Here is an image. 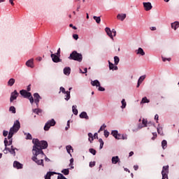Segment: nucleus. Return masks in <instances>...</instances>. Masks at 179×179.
I'll use <instances>...</instances> for the list:
<instances>
[{
    "instance_id": "nucleus-1",
    "label": "nucleus",
    "mask_w": 179,
    "mask_h": 179,
    "mask_svg": "<svg viewBox=\"0 0 179 179\" xmlns=\"http://www.w3.org/2000/svg\"><path fill=\"white\" fill-rule=\"evenodd\" d=\"M32 143L34 144L32 148V155L34 159L37 160V155H41L44 156V152L43 150L48 148V143L46 141H40L38 138H33Z\"/></svg>"
},
{
    "instance_id": "nucleus-2",
    "label": "nucleus",
    "mask_w": 179,
    "mask_h": 179,
    "mask_svg": "<svg viewBox=\"0 0 179 179\" xmlns=\"http://www.w3.org/2000/svg\"><path fill=\"white\" fill-rule=\"evenodd\" d=\"M36 159H34V155L31 157V160L34 162L38 166H42V167H44V159L45 162H50L51 160L47 157V155L44 154V155H41L40 154H36Z\"/></svg>"
},
{
    "instance_id": "nucleus-3",
    "label": "nucleus",
    "mask_w": 179,
    "mask_h": 179,
    "mask_svg": "<svg viewBox=\"0 0 179 179\" xmlns=\"http://www.w3.org/2000/svg\"><path fill=\"white\" fill-rule=\"evenodd\" d=\"M69 59L73 61H77V62H82L83 61V55L81 53L78 52L76 50H73L69 55Z\"/></svg>"
},
{
    "instance_id": "nucleus-4",
    "label": "nucleus",
    "mask_w": 179,
    "mask_h": 179,
    "mask_svg": "<svg viewBox=\"0 0 179 179\" xmlns=\"http://www.w3.org/2000/svg\"><path fill=\"white\" fill-rule=\"evenodd\" d=\"M55 124H57L55 120L51 119L50 120H48L43 127L44 131H50L51 127H55Z\"/></svg>"
},
{
    "instance_id": "nucleus-5",
    "label": "nucleus",
    "mask_w": 179,
    "mask_h": 179,
    "mask_svg": "<svg viewBox=\"0 0 179 179\" xmlns=\"http://www.w3.org/2000/svg\"><path fill=\"white\" fill-rule=\"evenodd\" d=\"M15 150H19L13 147V145H11L10 148L7 147V149H6V148H5L3 152L5 155H7V153L9 152L13 156H16V152Z\"/></svg>"
},
{
    "instance_id": "nucleus-6",
    "label": "nucleus",
    "mask_w": 179,
    "mask_h": 179,
    "mask_svg": "<svg viewBox=\"0 0 179 179\" xmlns=\"http://www.w3.org/2000/svg\"><path fill=\"white\" fill-rule=\"evenodd\" d=\"M162 179H169V165L164 166L162 171Z\"/></svg>"
},
{
    "instance_id": "nucleus-7",
    "label": "nucleus",
    "mask_w": 179,
    "mask_h": 179,
    "mask_svg": "<svg viewBox=\"0 0 179 179\" xmlns=\"http://www.w3.org/2000/svg\"><path fill=\"white\" fill-rule=\"evenodd\" d=\"M50 52L51 53L50 57L52 58V60L55 63L58 64V62H61L62 60L59 58V55L52 53V51L50 50Z\"/></svg>"
},
{
    "instance_id": "nucleus-8",
    "label": "nucleus",
    "mask_w": 179,
    "mask_h": 179,
    "mask_svg": "<svg viewBox=\"0 0 179 179\" xmlns=\"http://www.w3.org/2000/svg\"><path fill=\"white\" fill-rule=\"evenodd\" d=\"M20 94L24 97V99H29V97H31V92H29L25 90H21L20 91Z\"/></svg>"
},
{
    "instance_id": "nucleus-9",
    "label": "nucleus",
    "mask_w": 179,
    "mask_h": 179,
    "mask_svg": "<svg viewBox=\"0 0 179 179\" xmlns=\"http://www.w3.org/2000/svg\"><path fill=\"white\" fill-rule=\"evenodd\" d=\"M19 96V92L15 90L13 92L10 93V103H13L14 100H16L17 99V96Z\"/></svg>"
},
{
    "instance_id": "nucleus-10",
    "label": "nucleus",
    "mask_w": 179,
    "mask_h": 179,
    "mask_svg": "<svg viewBox=\"0 0 179 179\" xmlns=\"http://www.w3.org/2000/svg\"><path fill=\"white\" fill-rule=\"evenodd\" d=\"M19 129H15V127H10L9 132H8V139H10V138H13V134L17 133Z\"/></svg>"
},
{
    "instance_id": "nucleus-11",
    "label": "nucleus",
    "mask_w": 179,
    "mask_h": 179,
    "mask_svg": "<svg viewBox=\"0 0 179 179\" xmlns=\"http://www.w3.org/2000/svg\"><path fill=\"white\" fill-rule=\"evenodd\" d=\"M4 146L6 148V150L8 149V146H12V143H13V139L12 138H4Z\"/></svg>"
},
{
    "instance_id": "nucleus-12",
    "label": "nucleus",
    "mask_w": 179,
    "mask_h": 179,
    "mask_svg": "<svg viewBox=\"0 0 179 179\" xmlns=\"http://www.w3.org/2000/svg\"><path fill=\"white\" fill-rule=\"evenodd\" d=\"M34 103L36 105L37 107H38V103H40V100H41V96L40 94L37 92L34 94Z\"/></svg>"
},
{
    "instance_id": "nucleus-13",
    "label": "nucleus",
    "mask_w": 179,
    "mask_h": 179,
    "mask_svg": "<svg viewBox=\"0 0 179 179\" xmlns=\"http://www.w3.org/2000/svg\"><path fill=\"white\" fill-rule=\"evenodd\" d=\"M13 167L14 169H17V170H20L23 169V165L22 163L19 162L18 161H14Z\"/></svg>"
},
{
    "instance_id": "nucleus-14",
    "label": "nucleus",
    "mask_w": 179,
    "mask_h": 179,
    "mask_svg": "<svg viewBox=\"0 0 179 179\" xmlns=\"http://www.w3.org/2000/svg\"><path fill=\"white\" fill-rule=\"evenodd\" d=\"M143 7L145 8V10H151L153 6H152V3L150 2H143Z\"/></svg>"
},
{
    "instance_id": "nucleus-15",
    "label": "nucleus",
    "mask_w": 179,
    "mask_h": 179,
    "mask_svg": "<svg viewBox=\"0 0 179 179\" xmlns=\"http://www.w3.org/2000/svg\"><path fill=\"white\" fill-rule=\"evenodd\" d=\"M34 59H30L26 62L25 65L28 66V68H34Z\"/></svg>"
},
{
    "instance_id": "nucleus-16",
    "label": "nucleus",
    "mask_w": 179,
    "mask_h": 179,
    "mask_svg": "<svg viewBox=\"0 0 179 179\" xmlns=\"http://www.w3.org/2000/svg\"><path fill=\"white\" fill-rule=\"evenodd\" d=\"M54 174H57L58 176V174H60V173L55 171H49L45 176V179H51V177H52Z\"/></svg>"
},
{
    "instance_id": "nucleus-17",
    "label": "nucleus",
    "mask_w": 179,
    "mask_h": 179,
    "mask_svg": "<svg viewBox=\"0 0 179 179\" xmlns=\"http://www.w3.org/2000/svg\"><path fill=\"white\" fill-rule=\"evenodd\" d=\"M126 17H127V14L125 13H119L117 15V19H118V20H121V22H124Z\"/></svg>"
},
{
    "instance_id": "nucleus-18",
    "label": "nucleus",
    "mask_w": 179,
    "mask_h": 179,
    "mask_svg": "<svg viewBox=\"0 0 179 179\" xmlns=\"http://www.w3.org/2000/svg\"><path fill=\"white\" fill-rule=\"evenodd\" d=\"M105 31L106 32V34L110 37V38L114 40V36H113L111 29H110L109 27H106Z\"/></svg>"
},
{
    "instance_id": "nucleus-19",
    "label": "nucleus",
    "mask_w": 179,
    "mask_h": 179,
    "mask_svg": "<svg viewBox=\"0 0 179 179\" xmlns=\"http://www.w3.org/2000/svg\"><path fill=\"white\" fill-rule=\"evenodd\" d=\"M80 118L83 120H89V115H87V113L83 111L80 115H79Z\"/></svg>"
},
{
    "instance_id": "nucleus-20",
    "label": "nucleus",
    "mask_w": 179,
    "mask_h": 179,
    "mask_svg": "<svg viewBox=\"0 0 179 179\" xmlns=\"http://www.w3.org/2000/svg\"><path fill=\"white\" fill-rule=\"evenodd\" d=\"M171 29H173V30H177V29L179 27V22L175 21L174 22H172L171 24Z\"/></svg>"
},
{
    "instance_id": "nucleus-21",
    "label": "nucleus",
    "mask_w": 179,
    "mask_h": 179,
    "mask_svg": "<svg viewBox=\"0 0 179 179\" xmlns=\"http://www.w3.org/2000/svg\"><path fill=\"white\" fill-rule=\"evenodd\" d=\"M136 53L137 55H141L142 57L145 55V51L142 48H138V50H136Z\"/></svg>"
},
{
    "instance_id": "nucleus-22",
    "label": "nucleus",
    "mask_w": 179,
    "mask_h": 179,
    "mask_svg": "<svg viewBox=\"0 0 179 179\" xmlns=\"http://www.w3.org/2000/svg\"><path fill=\"white\" fill-rule=\"evenodd\" d=\"M63 72L66 76H69L71 75V67H65L63 69Z\"/></svg>"
},
{
    "instance_id": "nucleus-23",
    "label": "nucleus",
    "mask_w": 179,
    "mask_h": 179,
    "mask_svg": "<svg viewBox=\"0 0 179 179\" xmlns=\"http://www.w3.org/2000/svg\"><path fill=\"white\" fill-rule=\"evenodd\" d=\"M157 133L159 135H161L163 136L164 134L163 133V127L160 126V124H158L157 128Z\"/></svg>"
},
{
    "instance_id": "nucleus-24",
    "label": "nucleus",
    "mask_w": 179,
    "mask_h": 179,
    "mask_svg": "<svg viewBox=\"0 0 179 179\" xmlns=\"http://www.w3.org/2000/svg\"><path fill=\"white\" fill-rule=\"evenodd\" d=\"M112 164H117L120 162V157L118 156H115L112 157L111 159Z\"/></svg>"
},
{
    "instance_id": "nucleus-25",
    "label": "nucleus",
    "mask_w": 179,
    "mask_h": 179,
    "mask_svg": "<svg viewBox=\"0 0 179 179\" xmlns=\"http://www.w3.org/2000/svg\"><path fill=\"white\" fill-rule=\"evenodd\" d=\"M13 128H15L16 129H20V122L19 120H15L13 125Z\"/></svg>"
},
{
    "instance_id": "nucleus-26",
    "label": "nucleus",
    "mask_w": 179,
    "mask_h": 179,
    "mask_svg": "<svg viewBox=\"0 0 179 179\" xmlns=\"http://www.w3.org/2000/svg\"><path fill=\"white\" fill-rule=\"evenodd\" d=\"M15 82H16V80L15 78H10L7 83L8 86H10V87H12L13 85H15Z\"/></svg>"
},
{
    "instance_id": "nucleus-27",
    "label": "nucleus",
    "mask_w": 179,
    "mask_h": 179,
    "mask_svg": "<svg viewBox=\"0 0 179 179\" xmlns=\"http://www.w3.org/2000/svg\"><path fill=\"white\" fill-rule=\"evenodd\" d=\"M64 94H66L64 96V100H66V101H69V100H71V92L70 91H66V92L64 93Z\"/></svg>"
},
{
    "instance_id": "nucleus-28",
    "label": "nucleus",
    "mask_w": 179,
    "mask_h": 179,
    "mask_svg": "<svg viewBox=\"0 0 179 179\" xmlns=\"http://www.w3.org/2000/svg\"><path fill=\"white\" fill-rule=\"evenodd\" d=\"M66 149L67 153H69V155H70V156L72 157V154H71V150L73 152V148H72L71 145H69L66 146Z\"/></svg>"
},
{
    "instance_id": "nucleus-29",
    "label": "nucleus",
    "mask_w": 179,
    "mask_h": 179,
    "mask_svg": "<svg viewBox=\"0 0 179 179\" xmlns=\"http://www.w3.org/2000/svg\"><path fill=\"white\" fill-rule=\"evenodd\" d=\"M91 85L92 86H96V87H97L100 86V81H99V80H91Z\"/></svg>"
},
{
    "instance_id": "nucleus-30",
    "label": "nucleus",
    "mask_w": 179,
    "mask_h": 179,
    "mask_svg": "<svg viewBox=\"0 0 179 179\" xmlns=\"http://www.w3.org/2000/svg\"><path fill=\"white\" fill-rule=\"evenodd\" d=\"M24 135H25V139H27V141H31V139H33V136H31V134H30V133H27L24 131Z\"/></svg>"
},
{
    "instance_id": "nucleus-31",
    "label": "nucleus",
    "mask_w": 179,
    "mask_h": 179,
    "mask_svg": "<svg viewBox=\"0 0 179 179\" xmlns=\"http://www.w3.org/2000/svg\"><path fill=\"white\" fill-rule=\"evenodd\" d=\"M146 103H150V100H149L146 96H144L142 98L140 104H145Z\"/></svg>"
},
{
    "instance_id": "nucleus-32",
    "label": "nucleus",
    "mask_w": 179,
    "mask_h": 179,
    "mask_svg": "<svg viewBox=\"0 0 179 179\" xmlns=\"http://www.w3.org/2000/svg\"><path fill=\"white\" fill-rule=\"evenodd\" d=\"M93 19H94V20H95V22H96V23H97V24H100V23L101 22V18L100 17V16L97 17L96 15H94Z\"/></svg>"
},
{
    "instance_id": "nucleus-33",
    "label": "nucleus",
    "mask_w": 179,
    "mask_h": 179,
    "mask_svg": "<svg viewBox=\"0 0 179 179\" xmlns=\"http://www.w3.org/2000/svg\"><path fill=\"white\" fill-rule=\"evenodd\" d=\"M122 106H120L122 110L124 108H127V101H125V99H122L121 101Z\"/></svg>"
},
{
    "instance_id": "nucleus-34",
    "label": "nucleus",
    "mask_w": 179,
    "mask_h": 179,
    "mask_svg": "<svg viewBox=\"0 0 179 179\" xmlns=\"http://www.w3.org/2000/svg\"><path fill=\"white\" fill-rule=\"evenodd\" d=\"M77 106L76 105H73L72 106V112H73V114H74V115H78V108H77Z\"/></svg>"
},
{
    "instance_id": "nucleus-35",
    "label": "nucleus",
    "mask_w": 179,
    "mask_h": 179,
    "mask_svg": "<svg viewBox=\"0 0 179 179\" xmlns=\"http://www.w3.org/2000/svg\"><path fill=\"white\" fill-rule=\"evenodd\" d=\"M88 141L89 142H90V143H92L93 142V141H94V137L93 136V134L92 133H88Z\"/></svg>"
},
{
    "instance_id": "nucleus-36",
    "label": "nucleus",
    "mask_w": 179,
    "mask_h": 179,
    "mask_svg": "<svg viewBox=\"0 0 179 179\" xmlns=\"http://www.w3.org/2000/svg\"><path fill=\"white\" fill-rule=\"evenodd\" d=\"M118 130H113L111 131V135L115 138V139L117 138V136H118Z\"/></svg>"
},
{
    "instance_id": "nucleus-37",
    "label": "nucleus",
    "mask_w": 179,
    "mask_h": 179,
    "mask_svg": "<svg viewBox=\"0 0 179 179\" xmlns=\"http://www.w3.org/2000/svg\"><path fill=\"white\" fill-rule=\"evenodd\" d=\"M62 173L64 176H69V169H64L62 170Z\"/></svg>"
},
{
    "instance_id": "nucleus-38",
    "label": "nucleus",
    "mask_w": 179,
    "mask_h": 179,
    "mask_svg": "<svg viewBox=\"0 0 179 179\" xmlns=\"http://www.w3.org/2000/svg\"><path fill=\"white\" fill-rule=\"evenodd\" d=\"M162 149H164V150L167 148V141L163 140L162 141Z\"/></svg>"
},
{
    "instance_id": "nucleus-39",
    "label": "nucleus",
    "mask_w": 179,
    "mask_h": 179,
    "mask_svg": "<svg viewBox=\"0 0 179 179\" xmlns=\"http://www.w3.org/2000/svg\"><path fill=\"white\" fill-rule=\"evenodd\" d=\"M99 142L100 143L99 149H100V150H101V149H103V147L104 146V141H103L102 138H99Z\"/></svg>"
},
{
    "instance_id": "nucleus-40",
    "label": "nucleus",
    "mask_w": 179,
    "mask_h": 179,
    "mask_svg": "<svg viewBox=\"0 0 179 179\" xmlns=\"http://www.w3.org/2000/svg\"><path fill=\"white\" fill-rule=\"evenodd\" d=\"M145 79H146V75L141 76L138 78V82L140 83H142V82H143L145 80Z\"/></svg>"
},
{
    "instance_id": "nucleus-41",
    "label": "nucleus",
    "mask_w": 179,
    "mask_h": 179,
    "mask_svg": "<svg viewBox=\"0 0 179 179\" xmlns=\"http://www.w3.org/2000/svg\"><path fill=\"white\" fill-rule=\"evenodd\" d=\"M114 62L115 65H118V64H120V57L118 56L114 57Z\"/></svg>"
},
{
    "instance_id": "nucleus-42",
    "label": "nucleus",
    "mask_w": 179,
    "mask_h": 179,
    "mask_svg": "<svg viewBox=\"0 0 179 179\" xmlns=\"http://www.w3.org/2000/svg\"><path fill=\"white\" fill-rule=\"evenodd\" d=\"M33 113H34L35 114L39 115L40 113H43V110L41 109L35 108V109H33Z\"/></svg>"
},
{
    "instance_id": "nucleus-43",
    "label": "nucleus",
    "mask_w": 179,
    "mask_h": 179,
    "mask_svg": "<svg viewBox=\"0 0 179 179\" xmlns=\"http://www.w3.org/2000/svg\"><path fill=\"white\" fill-rule=\"evenodd\" d=\"M9 111L12 113V114H16V108H15V106H10L9 108Z\"/></svg>"
},
{
    "instance_id": "nucleus-44",
    "label": "nucleus",
    "mask_w": 179,
    "mask_h": 179,
    "mask_svg": "<svg viewBox=\"0 0 179 179\" xmlns=\"http://www.w3.org/2000/svg\"><path fill=\"white\" fill-rule=\"evenodd\" d=\"M89 152H90V153L93 155V156H96V153H97V151H96V150H94V148H90Z\"/></svg>"
},
{
    "instance_id": "nucleus-45",
    "label": "nucleus",
    "mask_w": 179,
    "mask_h": 179,
    "mask_svg": "<svg viewBox=\"0 0 179 179\" xmlns=\"http://www.w3.org/2000/svg\"><path fill=\"white\" fill-rule=\"evenodd\" d=\"M108 64H109V69L110 71H113L114 69V64H113L110 60L108 61Z\"/></svg>"
},
{
    "instance_id": "nucleus-46",
    "label": "nucleus",
    "mask_w": 179,
    "mask_h": 179,
    "mask_svg": "<svg viewBox=\"0 0 179 179\" xmlns=\"http://www.w3.org/2000/svg\"><path fill=\"white\" fill-rule=\"evenodd\" d=\"M142 124H143V125L145 127H148V120H146V119L143 118V119L142 120Z\"/></svg>"
},
{
    "instance_id": "nucleus-47",
    "label": "nucleus",
    "mask_w": 179,
    "mask_h": 179,
    "mask_svg": "<svg viewBox=\"0 0 179 179\" xmlns=\"http://www.w3.org/2000/svg\"><path fill=\"white\" fill-rule=\"evenodd\" d=\"M71 128V122L69 120L67 121L66 127H65V131H68Z\"/></svg>"
},
{
    "instance_id": "nucleus-48",
    "label": "nucleus",
    "mask_w": 179,
    "mask_h": 179,
    "mask_svg": "<svg viewBox=\"0 0 179 179\" xmlns=\"http://www.w3.org/2000/svg\"><path fill=\"white\" fill-rule=\"evenodd\" d=\"M98 90H99V92H105L106 88L101 87V84H100L99 86H98Z\"/></svg>"
},
{
    "instance_id": "nucleus-49",
    "label": "nucleus",
    "mask_w": 179,
    "mask_h": 179,
    "mask_svg": "<svg viewBox=\"0 0 179 179\" xmlns=\"http://www.w3.org/2000/svg\"><path fill=\"white\" fill-rule=\"evenodd\" d=\"M59 93H63L64 94H65V93L66 92V91L65 90V88L64 87H60L59 88Z\"/></svg>"
},
{
    "instance_id": "nucleus-50",
    "label": "nucleus",
    "mask_w": 179,
    "mask_h": 179,
    "mask_svg": "<svg viewBox=\"0 0 179 179\" xmlns=\"http://www.w3.org/2000/svg\"><path fill=\"white\" fill-rule=\"evenodd\" d=\"M107 126L103 124L102 126H101V127L99 128L98 132H101V131H104V129Z\"/></svg>"
},
{
    "instance_id": "nucleus-51",
    "label": "nucleus",
    "mask_w": 179,
    "mask_h": 179,
    "mask_svg": "<svg viewBox=\"0 0 179 179\" xmlns=\"http://www.w3.org/2000/svg\"><path fill=\"white\" fill-rule=\"evenodd\" d=\"M27 99H29V100L31 104H33V103H34V98H33V96H32L31 94V96H29V97L27 98Z\"/></svg>"
},
{
    "instance_id": "nucleus-52",
    "label": "nucleus",
    "mask_w": 179,
    "mask_h": 179,
    "mask_svg": "<svg viewBox=\"0 0 179 179\" xmlns=\"http://www.w3.org/2000/svg\"><path fill=\"white\" fill-rule=\"evenodd\" d=\"M109 135H110V132H108V131L107 130H104V136L106 138H108Z\"/></svg>"
},
{
    "instance_id": "nucleus-53",
    "label": "nucleus",
    "mask_w": 179,
    "mask_h": 179,
    "mask_svg": "<svg viewBox=\"0 0 179 179\" xmlns=\"http://www.w3.org/2000/svg\"><path fill=\"white\" fill-rule=\"evenodd\" d=\"M162 61L163 62H166V61H169V62H170V61H171V58L162 57Z\"/></svg>"
},
{
    "instance_id": "nucleus-54",
    "label": "nucleus",
    "mask_w": 179,
    "mask_h": 179,
    "mask_svg": "<svg viewBox=\"0 0 179 179\" xmlns=\"http://www.w3.org/2000/svg\"><path fill=\"white\" fill-rule=\"evenodd\" d=\"M123 141H125L127 139H128V136H127V134H122V138Z\"/></svg>"
},
{
    "instance_id": "nucleus-55",
    "label": "nucleus",
    "mask_w": 179,
    "mask_h": 179,
    "mask_svg": "<svg viewBox=\"0 0 179 179\" xmlns=\"http://www.w3.org/2000/svg\"><path fill=\"white\" fill-rule=\"evenodd\" d=\"M89 166L90 167H94L96 166V162H90Z\"/></svg>"
},
{
    "instance_id": "nucleus-56",
    "label": "nucleus",
    "mask_w": 179,
    "mask_h": 179,
    "mask_svg": "<svg viewBox=\"0 0 179 179\" xmlns=\"http://www.w3.org/2000/svg\"><path fill=\"white\" fill-rule=\"evenodd\" d=\"M8 134H9V131H6V130H3V136L6 137V136H8Z\"/></svg>"
},
{
    "instance_id": "nucleus-57",
    "label": "nucleus",
    "mask_w": 179,
    "mask_h": 179,
    "mask_svg": "<svg viewBox=\"0 0 179 179\" xmlns=\"http://www.w3.org/2000/svg\"><path fill=\"white\" fill-rule=\"evenodd\" d=\"M153 137L152 138V141H155L156 138L157 137V133L153 132L152 133Z\"/></svg>"
},
{
    "instance_id": "nucleus-58",
    "label": "nucleus",
    "mask_w": 179,
    "mask_h": 179,
    "mask_svg": "<svg viewBox=\"0 0 179 179\" xmlns=\"http://www.w3.org/2000/svg\"><path fill=\"white\" fill-rule=\"evenodd\" d=\"M73 38H74V40H78L79 38V35L76 34H73Z\"/></svg>"
},
{
    "instance_id": "nucleus-59",
    "label": "nucleus",
    "mask_w": 179,
    "mask_h": 179,
    "mask_svg": "<svg viewBox=\"0 0 179 179\" xmlns=\"http://www.w3.org/2000/svg\"><path fill=\"white\" fill-rule=\"evenodd\" d=\"M122 134H118L117 136V138L115 139H117V141H120V139L122 138Z\"/></svg>"
},
{
    "instance_id": "nucleus-60",
    "label": "nucleus",
    "mask_w": 179,
    "mask_h": 179,
    "mask_svg": "<svg viewBox=\"0 0 179 179\" xmlns=\"http://www.w3.org/2000/svg\"><path fill=\"white\" fill-rule=\"evenodd\" d=\"M111 31H112V34H113V36L115 37V36H117V31H115V29H113Z\"/></svg>"
},
{
    "instance_id": "nucleus-61",
    "label": "nucleus",
    "mask_w": 179,
    "mask_h": 179,
    "mask_svg": "<svg viewBox=\"0 0 179 179\" xmlns=\"http://www.w3.org/2000/svg\"><path fill=\"white\" fill-rule=\"evenodd\" d=\"M138 129L139 130V129H142V128H145V126L143 125V124H139L138 125Z\"/></svg>"
},
{
    "instance_id": "nucleus-62",
    "label": "nucleus",
    "mask_w": 179,
    "mask_h": 179,
    "mask_svg": "<svg viewBox=\"0 0 179 179\" xmlns=\"http://www.w3.org/2000/svg\"><path fill=\"white\" fill-rule=\"evenodd\" d=\"M69 27H72V29H73V30H77L78 29V28L76 26H73V24H70Z\"/></svg>"
},
{
    "instance_id": "nucleus-63",
    "label": "nucleus",
    "mask_w": 179,
    "mask_h": 179,
    "mask_svg": "<svg viewBox=\"0 0 179 179\" xmlns=\"http://www.w3.org/2000/svg\"><path fill=\"white\" fill-rule=\"evenodd\" d=\"M155 120H156V122H159V115L156 114L155 115Z\"/></svg>"
},
{
    "instance_id": "nucleus-64",
    "label": "nucleus",
    "mask_w": 179,
    "mask_h": 179,
    "mask_svg": "<svg viewBox=\"0 0 179 179\" xmlns=\"http://www.w3.org/2000/svg\"><path fill=\"white\" fill-rule=\"evenodd\" d=\"M69 166H73V158H71V159H70Z\"/></svg>"
}]
</instances>
